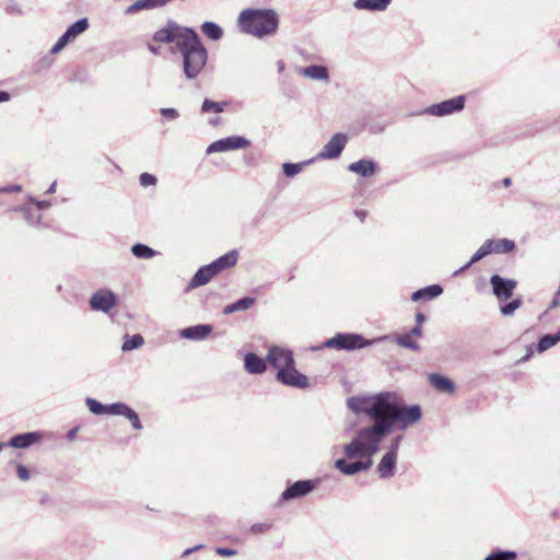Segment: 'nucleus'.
<instances>
[{
	"label": "nucleus",
	"instance_id": "nucleus-1",
	"mask_svg": "<svg viewBox=\"0 0 560 560\" xmlns=\"http://www.w3.org/2000/svg\"><path fill=\"white\" fill-rule=\"evenodd\" d=\"M372 420L373 424L358 430L352 441L343 446L346 457L373 456L380 451L382 440L390 433V424L384 423L382 418Z\"/></svg>",
	"mask_w": 560,
	"mask_h": 560
},
{
	"label": "nucleus",
	"instance_id": "nucleus-2",
	"mask_svg": "<svg viewBox=\"0 0 560 560\" xmlns=\"http://www.w3.org/2000/svg\"><path fill=\"white\" fill-rule=\"evenodd\" d=\"M182 56V67L185 78L189 81L196 80L206 69L209 54L200 36L196 31H187L177 45Z\"/></svg>",
	"mask_w": 560,
	"mask_h": 560
},
{
	"label": "nucleus",
	"instance_id": "nucleus-3",
	"mask_svg": "<svg viewBox=\"0 0 560 560\" xmlns=\"http://www.w3.org/2000/svg\"><path fill=\"white\" fill-rule=\"evenodd\" d=\"M240 30L257 38L275 35L279 18L272 9H245L237 19Z\"/></svg>",
	"mask_w": 560,
	"mask_h": 560
},
{
	"label": "nucleus",
	"instance_id": "nucleus-4",
	"mask_svg": "<svg viewBox=\"0 0 560 560\" xmlns=\"http://www.w3.org/2000/svg\"><path fill=\"white\" fill-rule=\"evenodd\" d=\"M421 418V408L419 405L401 406L399 397L392 392H387L383 406L382 419L384 423L390 424V431L397 427L400 430L407 429Z\"/></svg>",
	"mask_w": 560,
	"mask_h": 560
},
{
	"label": "nucleus",
	"instance_id": "nucleus-5",
	"mask_svg": "<svg viewBox=\"0 0 560 560\" xmlns=\"http://www.w3.org/2000/svg\"><path fill=\"white\" fill-rule=\"evenodd\" d=\"M238 253L230 250L220 256L209 265L200 267L188 283V289H196L209 283L221 271L234 267L237 262Z\"/></svg>",
	"mask_w": 560,
	"mask_h": 560
},
{
	"label": "nucleus",
	"instance_id": "nucleus-6",
	"mask_svg": "<svg viewBox=\"0 0 560 560\" xmlns=\"http://www.w3.org/2000/svg\"><path fill=\"white\" fill-rule=\"evenodd\" d=\"M388 338V336H382L380 338L369 340L360 334L338 332L332 338L325 340L322 348L352 351L370 347L376 342L387 340Z\"/></svg>",
	"mask_w": 560,
	"mask_h": 560
},
{
	"label": "nucleus",
	"instance_id": "nucleus-7",
	"mask_svg": "<svg viewBox=\"0 0 560 560\" xmlns=\"http://www.w3.org/2000/svg\"><path fill=\"white\" fill-rule=\"evenodd\" d=\"M386 394L387 392H383L372 396L350 397L347 406L354 413H364L371 419H378L382 418Z\"/></svg>",
	"mask_w": 560,
	"mask_h": 560
},
{
	"label": "nucleus",
	"instance_id": "nucleus-8",
	"mask_svg": "<svg viewBox=\"0 0 560 560\" xmlns=\"http://www.w3.org/2000/svg\"><path fill=\"white\" fill-rule=\"evenodd\" d=\"M187 31H195L191 27H184L177 24L175 21L170 20L166 22L165 26L158 30L153 34V40L161 44H171L175 42V47L180 43V40L186 37Z\"/></svg>",
	"mask_w": 560,
	"mask_h": 560
},
{
	"label": "nucleus",
	"instance_id": "nucleus-9",
	"mask_svg": "<svg viewBox=\"0 0 560 560\" xmlns=\"http://www.w3.org/2000/svg\"><path fill=\"white\" fill-rule=\"evenodd\" d=\"M466 96L465 95H458L448 100H445L441 103H436L433 105H430L425 109H423L421 113L430 116L435 117H443L447 115H452L458 112H462L465 107Z\"/></svg>",
	"mask_w": 560,
	"mask_h": 560
},
{
	"label": "nucleus",
	"instance_id": "nucleus-10",
	"mask_svg": "<svg viewBox=\"0 0 560 560\" xmlns=\"http://www.w3.org/2000/svg\"><path fill=\"white\" fill-rule=\"evenodd\" d=\"M317 485L318 480L315 479L298 480L288 486L281 493L278 504L281 505L292 500L302 499L314 491Z\"/></svg>",
	"mask_w": 560,
	"mask_h": 560
},
{
	"label": "nucleus",
	"instance_id": "nucleus-11",
	"mask_svg": "<svg viewBox=\"0 0 560 560\" xmlns=\"http://www.w3.org/2000/svg\"><path fill=\"white\" fill-rule=\"evenodd\" d=\"M118 303V296L107 288H102L92 293L89 304L94 312L108 314Z\"/></svg>",
	"mask_w": 560,
	"mask_h": 560
},
{
	"label": "nucleus",
	"instance_id": "nucleus-12",
	"mask_svg": "<svg viewBox=\"0 0 560 560\" xmlns=\"http://www.w3.org/2000/svg\"><path fill=\"white\" fill-rule=\"evenodd\" d=\"M489 283L491 285L492 294L499 302L511 299L517 287L516 280L512 278H504L498 273L490 277Z\"/></svg>",
	"mask_w": 560,
	"mask_h": 560
},
{
	"label": "nucleus",
	"instance_id": "nucleus-13",
	"mask_svg": "<svg viewBox=\"0 0 560 560\" xmlns=\"http://www.w3.org/2000/svg\"><path fill=\"white\" fill-rule=\"evenodd\" d=\"M276 380L282 385L306 389L310 387V381L306 375L296 370L295 364L288 369H280L276 374Z\"/></svg>",
	"mask_w": 560,
	"mask_h": 560
},
{
	"label": "nucleus",
	"instance_id": "nucleus-14",
	"mask_svg": "<svg viewBox=\"0 0 560 560\" xmlns=\"http://www.w3.org/2000/svg\"><path fill=\"white\" fill-rule=\"evenodd\" d=\"M250 145V141L243 136H230L215 140L207 148V154L215 152H226L233 150L245 149Z\"/></svg>",
	"mask_w": 560,
	"mask_h": 560
},
{
	"label": "nucleus",
	"instance_id": "nucleus-15",
	"mask_svg": "<svg viewBox=\"0 0 560 560\" xmlns=\"http://www.w3.org/2000/svg\"><path fill=\"white\" fill-rule=\"evenodd\" d=\"M266 360L271 366L277 369V372L280 369H288L295 364L293 352L279 346H271L269 348Z\"/></svg>",
	"mask_w": 560,
	"mask_h": 560
},
{
	"label": "nucleus",
	"instance_id": "nucleus-16",
	"mask_svg": "<svg viewBox=\"0 0 560 560\" xmlns=\"http://www.w3.org/2000/svg\"><path fill=\"white\" fill-rule=\"evenodd\" d=\"M347 144V136L345 133H335L330 140L323 147L315 160H332L340 156Z\"/></svg>",
	"mask_w": 560,
	"mask_h": 560
},
{
	"label": "nucleus",
	"instance_id": "nucleus-17",
	"mask_svg": "<svg viewBox=\"0 0 560 560\" xmlns=\"http://www.w3.org/2000/svg\"><path fill=\"white\" fill-rule=\"evenodd\" d=\"M44 433L39 431H32L13 435L8 445L13 448H27L31 445L38 443L43 440Z\"/></svg>",
	"mask_w": 560,
	"mask_h": 560
},
{
	"label": "nucleus",
	"instance_id": "nucleus-18",
	"mask_svg": "<svg viewBox=\"0 0 560 560\" xmlns=\"http://www.w3.org/2000/svg\"><path fill=\"white\" fill-rule=\"evenodd\" d=\"M212 329L210 324H198L180 329L179 336L184 339L201 341L212 332Z\"/></svg>",
	"mask_w": 560,
	"mask_h": 560
},
{
	"label": "nucleus",
	"instance_id": "nucleus-19",
	"mask_svg": "<svg viewBox=\"0 0 560 560\" xmlns=\"http://www.w3.org/2000/svg\"><path fill=\"white\" fill-rule=\"evenodd\" d=\"M266 359L260 358L254 352H248L244 357V369L248 374L260 375L267 371Z\"/></svg>",
	"mask_w": 560,
	"mask_h": 560
},
{
	"label": "nucleus",
	"instance_id": "nucleus-20",
	"mask_svg": "<svg viewBox=\"0 0 560 560\" xmlns=\"http://www.w3.org/2000/svg\"><path fill=\"white\" fill-rule=\"evenodd\" d=\"M377 164L371 159H361L348 165V171L362 177H371L376 173Z\"/></svg>",
	"mask_w": 560,
	"mask_h": 560
},
{
	"label": "nucleus",
	"instance_id": "nucleus-21",
	"mask_svg": "<svg viewBox=\"0 0 560 560\" xmlns=\"http://www.w3.org/2000/svg\"><path fill=\"white\" fill-rule=\"evenodd\" d=\"M398 455L386 452L377 465V474L382 479L392 478L395 474L396 463Z\"/></svg>",
	"mask_w": 560,
	"mask_h": 560
},
{
	"label": "nucleus",
	"instance_id": "nucleus-22",
	"mask_svg": "<svg viewBox=\"0 0 560 560\" xmlns=\"http://www.w3.org/2000/svg\"><path fill=\"white\" fill-rule=\"evenodd\" d=\"M393 0H354L353 8L368 12H383L387 10Z\"/></svg>",
	"mask_w": 560,
	"mask_h": 560
},
{
	"label": "nucleus",
	"instance_id": "nucleus-23",
	"mask_svg": "<svg viewBox=\"0 0 560 560\" xmlns=\"http://www.w3.org/2000/svg\"><path fill=\"white\" fill-rule=\"evenodd\" d=\"M443 293V288L440 284H430L415 291L411 295L413 302L431 301Z\"/></svg>",
	"mask_w": 560,
	"mask_h": 560
},
{
	"label": "nucleus",
	"instance_id": "nucleus-24",
	"mask_svg": "<svg viewBox=\"0 0 560 560\" xmlns=\"http://www.w3.org/2000/svg\"><path fill=\"white\" fill-rule=\"evenodd\" d=\"M429 382L436 390L441 393L453 394L455 392V384L447 376L432 373L429 374Z\"/></svg>",
	"mask_w": 560,
	"mask_h": 560
},
{
	"label": "nucleus",
	"instance_id": "nucleus-25",
	"mask_svg": "<svg viewBox=\"0 0 560 560\" xmlns=\"http://www.w3.org/2000/svg\"><path fill=\"white\" fill-rule=\"evenodd\" d=\"M154 9H160L158 0H135L124 10V14L130 16L141 11H150Z\"/></svg>",
	"mask_w": 560,
	"mask_h": 560
},
{
	"label": "nucleus",
	"instance_id": "nucleus-26",
	"mask_svg": "<svg viewBox=\"0 0 560 560\" xmlns=\"http://www.w3.org/2000/svg\"><path fill=\"white\" fill-rule=\"evenodd\" d=\"M301 74L306 78L318 80V81H327L329 79V72L327 67L322 65H311L303 69H301Z\"/></svg>",
	"mask_w": 560,
	"mask_h": 560
},
{
	"label": "nucleus",
	"instance_id": "nucleus-27",
	"mask_svg": "<svg viewBox=\"0 0 560 560\" xmlns=\"http://www.w3.org/2000/svg\"><path fill=\"white\" fill-rule=\"evenodd\" d=\"M255 303H256V300L254 298H252V296H244V298L237 300L234 303L225 305L224 308H223V314L230 315V314L235 313V312L247 311L252 306H254Z\"/></svg>",
	"mask_w": 560,
	"mask_h": 560
},
{
	"label": "nucleus",
	"instance_id": "nucleus-28",
	"mask_svg": "<svg viewBox=\"0 0 560 560\" xmlns=\"http://www.w3.org/2000/svg\"><path fill=\"white\" fill-rule=\"evenodd\" d=\"M490 243H488L487 241L480 246V248L471 256L470 260L464 265L462 268H459L458 270H456L454 272L455 276L462 273L463 271H465L466 269H468L469 267H471L474 264L478 262L479 260H481L482 258H485L486 256L492 254V248H490Z\"/></svg>",
	"mask_w": 560,
	"mask_h": 560
},
{
	"label": "nucleus",
	"instance_id": "nucleus-29",
	"mask_svg": "<svg viewBox=\"0 0 560 560\" xmlns=\"http://www.w3.org/2000/svg\"><path fill=\"white\" fill-rule=\"evenodd\" d=\"M560 342V329L556 334H547L539 338L536 350L542 353Z\"/></svg>",
	"mask_w": 560,
	"mask_h": 560
},
{
	"label": "nucleus",
	"instance_id": "nucleus-30",
	"mask_svg": "<svg viewBox=\"0 0 560 560\" xmlns=\"http://www.w3.org/2000/svg\"><path fill=\"white\" fill-rule=\"evenodd\" d=\"M487 242L491 244L492 253L506 254L515 249V243L508 238L488 240Z\"/></svg>",
	"mask_w": 560,
	"mask_h": 560
},
{
	"label": "nucleus",
	"instance_id": "nucleus-31",
	"mask_svg": "<svg viewBox=\"0 0 560 560\" xmlns=\"http://www.w3.org/2000/svg\"><path fill=\"white\" fill-rule=\"evenodd\" d=\"M201 32L211 40H220L223 36V30L214 22L207 21L200 26Z\"/></svg>",
	"mask_w": 560,
	"mask_h": 560
},
{
	"label": "nucleus",
	"instance_id": "nucleus-32",
	"mask_svg": "<svg viewBox=\"0 0 560 560\" xmlns=\"http://www.w3.org/2000/svg\"><path fill=\"white\" fill-rule=\"evenodd\" d=\"M314 161H315V159H310V160L303 161L301 163L285 162L282 164L283 174L287 177L292 178L295 175H298L299 173H301L306 165L312 164Z\"/></svg>",
	"mask_w": 560,
	"mask_h": 560
},
{
	"label": "nucleus",
	"instance_id": "nucleus-33",
	"mask_svg": "<svg viewBox=\"0 0 560 560\" xmlns=\"http://www.w3.org/2000/svg\"><path fill=\"white\" fill-rule=\"evenodd\" d=\"M130 250L139 259H151L158 255L156 250L142 243L133 244Z\"/></svg>",
	"mask_w": 560,
	"mask_h": 560
},
{
	"label": "nucleus",
	"instance_id": "nucleus-34",
	"mask_svg": "<svg viewBox=\"0 0 560 560\" xmlns=\"http://www.w3.org/2000/svg\"><path fill=\"white\" fill-rule=\"evenodd\" d=\"M335 467L346 476H353L360 472L359 462H347L345 458H338Z\"/></svg>",
	"mask_w": 560,
	"mask_h": 560
},
{
	"label": "nucleus",
	"instance_id": "nucleus-35",
	"mask_svg": "<svg viewBox=\"0 0 560 560\" xmlns=\"http://www.w3.org/2000/svg\"><path fill=\"white\" fill-rule=\"evenodd\" d=\"M144 343V339L140 334H135L132 336H125L124 343L121 346V350L124 352H128L131 350L139 349Z\"/></svg>",
	"mask_w": 560,
	"mask_h": 560
},
{
	"label": "nucleus",
	"instance_id": "nucleus-36",
	"mask_svg": "<svg viewBox=\"0 0 560 560\" xmlns=\"http://www.w3.org/2000/svg\"><path fill=\"white\" fill-rule=\"evenodd\" d=\"M89 27V21L88 19H80L78 21H75L74 23H72L67 30L66 32L69 34L70 37H72L73 39H75L80 34H82L83 32H85Z\"/></svg>",
	"mask_w": 560,
	"mask_h": 560
},
{
	"label": "nucleus",
	"instance_id": "nucleus-37",
	"mask_svg": "<svg viewBox=\"0 0 560 560\" xmlns=\"http://www.w3.org/2000/svg\"><path fill=\"white\" fill-rule=\"evenodd\" d=\"M228 102H214L209 98H205L201 105V112L202 113H222L228 107Z\"/></svg>",
	"mask_w": 560,
	"mask_h": 560
},
{
	"label": "nucleus",
	"instance_id": "nucleus-38",
	"mask_svg": "<svg viewBox=\"0 0 560 560\" xmlns=\"http://www.w3.org/2000/svg\"><path fill=\"white\" fill-rule=\"evenodd\" d=\"M523 305V300L521 296H517L504 304L500 305V312L503 316H512L516 310H518Z\"/></svg>",
	"mask_w": 560,
	"mask_h": 560
},
{
	"label": "nucleus",
	"instance_id": "nucleus-39",
	"mask_svg": "<svg viewBox=\"0 0 560 560\" xmlns=\"http://www.w3.org/2000/svg\"><path fill=\"white\" fill-rule=\"evenodd\" d=\"M395 342L399 347L410 349L412 351H419L420 346L417 341L412 340L410 335H399L395 337Z\"/></svg>",
	"mask_w": 560,
	"mask_h": 560
},
{
	"label": "nucleus",
	"instance_id": "nucleus-40",
	"mask_svg": "<svg viewBox=\"0 0 560 560\" xmlns=\"http://www.w3.org/2000/svg\"><path fill=\"white\" fill-rule=\"evenodd\" d=\"M517 553L511 550H498L491 552L485 560H516Z\"/></svg>",
	"mask_w": 560,
	"mask_h": 560
},
{
	"label": "nucleus",
	"instance_id": "nucleus-41",
	"mask_svg": "<svg viewBox=\"0 0 560 560\" xmlns=\"http://www.w3.org/2000/svg\"><path fill=\"white\" fill-rule=\"evenodd\" d=\"M85 402H86L89 410L93 415H97V416L106 415L107 405H104L94 398H86Z\"/></svg>",
	"mask_w": 560,
	"mask_h": 560
},
{
	"label": "nucleus",
	"instance_id": "nucleus-42",
	"mask_svg": "<svg viewBox=\"0 0 560 560\" xmlns=\"http://www.w3.org/2000/svg\"><path fill=\"white\" fill-rule=\"evenodd\" d=\"M72 40L73 38L70 37L67 32H65L51 47L50 54L56 55L60 52Z\"/></svg>",
	"mask_w": 560,
	"mask_h": 560
},
{
	"label": "nucleus",
	"instance_id": "nucleus-43",
	"mask_svg": "<svg viewBox=\"0 0 560 560\" xmlns=\"http://www.w3.org/2000/svg\"><path fill=\"white\" fill-rule=\"evenodd\" d=\"M128 408H129V406L126 405L125 402L109 404V405H107V408H106V415L124 417Z\"/></svg>",
	"mask_w": 560,
	"mask_h": 560
},
{
	"label": "nucleus",
	"instance_id": "nucleus-44",
	"mask_svg": "<svg viewBox=\"0 0 560 560\" xmlns=\"http://www.w3.org/2000/svg\"><path fill=\"white\" fill-rule=\"evenodd\" d=\"M124 417L130 421V423L135 430L142 429V423L140 421V418H139L138 413L132 408L129 407Z\"/></svg>",
	"mask_w": 560,
	"mask_h": 560
},
{
	"label": "nucleus",
	"instance_id": "nucleus-45",
	"mask_svg": "<svg viewBox=\"0 0 560 560\" xmlns=\"http://www.w3.org/2000/svg\"><path fill=\"white\" fill-rule=\"evenodd\" d=\"M271 527V523H255L250 526L249 532L254 535H259L267 533Z\"/></svg>",
	"mask_w": 560,
	"mask_h": 560
},
{
	"label": "nucleus",
	"instance_id": "nucleus-46",
	"mask_svg": "<svg viewBox=\"0 0 560 560\" xmlns=\"http://www.w3.org/2000/svg\"><path fill=\"white\" fill-rule=\"evenodd\" d=\"M142 187L154 186L158 182L156 177L150 173H142L139 177Z\"/></svg>",
	"mask_w": 560,
	"mask_h": 560
},
{
	"label": "nucleus",
	"instance_id": "nucleus-47",
	"mask_svg": "<svg viewBox=\"0 0 560 560\" xmlns=\"http://www.w3.org/2000/svg\"><path fill=\"white\" fill-rule=\"evenodd\" d=\"M24 219L27 221L30 225L38 226L42 221V215L39 213H34L32 210L26 212Z\"/></svg>",
	"mask_w": 560,
	"mask_h": 560
},
{
	"label": "nucleus",
	"instance_id": "nucleus-48",
	"mask_svg": "<svg viewBox=\"0 0 560 560\" xmlns=\"http://www.w3.org/2000/svg\"><path fill=\"white\" fill-rule=\"evenodd\" d=\"M160 113L164 118L168 120H175L179 116L178 112L175 108H161Z\"/></svg>",
	"mask_w": 560,
	"mask_h": 560
},
{
	"label": "nucleus",
	"instance_id": "nucleus-49",
	"mask_svg": "<svg viewBox=\"0 0 560 560\" xmlns=\"http://www.w3.org/2000/svg\"><path fill=\"white\" fill-rule=\"evenodd\" d=\"M214 551L217 555H219L221 557H233L237 553V551L235 549L226 548V547H217Z\"/></svg>",
	"mask_w": 560,
	"mask_h": 560
},
{
	"label": "nucleus",
	"instance_id": "nucleus-50",
	"mask_svg": "<svg viewBox=\"0 0 560 560\" xmlns=\"http://www.w3.org/2000/svg\"><path fill=\"white\" fill-rule=\"evenodd\" d=\"M16 474H18V477L23 480V481H26L30 479V471L28 469L22 465V464H18L16 466Z\"/></svg>",
	"mask_w": 560,
	"mask_h": 560
},
{
	"label": "nucleus",
	"instance_id": "nucleus-51",
	"mask_svg": "<svg viewBox=\"0 0 560 560\" xmlns=\"http://www.w3.org/2000/svg\"><path fill=\"white\" fill-rule=\"evenodd\" d=\"M401 440H402L401 435H398V436L394 438L392 440V442H390V446H389V450L387 452L394 453L395 455H398V450H399Z\"/></svg>",
	"mask_w": 560,
	"mask_h": 560
},
{
	"label": "nucleus",
	"instance_id": "nucleus-52",
	"mask_svg": "<svg viewBox=\"0 0 560 560\" xmlns=\"http://www.w3.org/2000/svg\"><path fill=\"white\" fill-rule=\"evenodd\" d=\"M20 191H22V186L18 185V184L0 187V192H2V194H13V192H20Z\"/></svg>",
	"mask_w": 560,
	"mask_h": 560
},
{
	"label": "nucleus",
	"instance_id": "nucleus-53",
	"mask_svg": "<svg viewBox=\"0 0 560 560\" xmlns=\"http://www.w3.org/2000/svg\"><path fill=\"white\" fill-rule=\"evenodd\" d=\"M366 460L359 462L360 471L368 470L373 465L372 456H365Z\"/></svg>",
	"mask_w": 560,
	"mask_h": 560
},
{
	"label": "nucleus",
	"instance_id": "nucleus-54",
	"mask_svg": "<svg viewBox=\"0 0 560 560\" xmlns=\"http://www.w3.org/2000/svg\"><path fill=\"white\" fill-rule=\"evenodd\" d=\"M205 546L202 544H199V545H196L191 548H187L186 550H184V552L182 553V557L185 558V557H188L189 555L198 551V550H201Z\"/></svg>",
	"mask_w": 560,
	"mask_h": 560
},
{
	"label": "nucleus",
	"instance_id": "nucleus-55",
	"mask_svg": "<svg viewBox=\"0 0 560 560\" xmlns=\"http://www.w3.org/2000/svg\"><path fill=\"white\" fill-rule=\"evenodd\" d=\"M35 206L38 210H45V209H48L51 206V203H50V201H46V200H37Z\"/></svg>",
	"mask_w": 560,
	"mask_h": 560
},
{
	"label": "nucleus",
	"instance_id": "nucleus-56",
	"mask_svg": "<svg viewBox=\"0 0 560 560\" xmlns=\"http://www.w3.org/2000/svg\"><path fill=\"white\" fill-rule=\"evenodd\" d=\"M7 12L10 13V14H21L22 13V10L20 9L19 5L16 4H13V5H9L7 7Z\"/></svg>",
	"mask_w": 560,
	"mask_h": 560
},
{
	"label": "nucleus",
	"instance_id": "nucleus-57",
	"mask_svg": "<svg viewBox=\"0 0 560 560\" xmlns=\"http://www.w3.org/2000/svg\"><path fill=\"white\" fill-rule=\"evenodd\" d=\"M410 336L421 337L422 336V327L416 325L409 332Z\"/></svg>",
	"mask_w": 560,
	"mask_h": 560
},
{
	"label": "nucleus",
	"instance_id": "nucleus-58",
	"mask_svg": "<svg viewBox=\"0 0 560 560\" xmlns=\"http://www.w3.org/2000/svg\"><path fill=\"white\" fill-rule=\"evenodd\" d=\"M78 431H79V427H74L71 430H69L68 433H67V439L69 441L74 440L77 434H78Z\"/></svg>",
	"mask_w": 560,
	"mask_h": 560
},
{
	"label": "nucleus",
	"instance_id": "nucleus-59",
	"mask_svg": "<svg viewBox=\"0 0 560 560\" xmlns=\"http://www.w3.org/2000/svg\"><path fill=\"white\" fill-rule=\"evenodd\" d=\"M424 322H425V315L421 312H418L416 314V323H417L416 325L421 326Z\"/></svg>",
	"mask_w": 560,
	"mask_h": 560
},
{
	"label": "nucleus",
	"instance_id": "nucleus-60",
	"mask_svg": "<svg viewBox=\"0 0 560 560\" xmlns=\"http://www.w3.org/2000/svg\"><path fill=\"white\" fill-rule=\"evenodd\" d=\"M10 98H11L10 93H8L7 91H1L0 90V104L4 103V102H9Z\"/></svg>",
	"mask_w": 560,
	"mask_h": 560
},
{
	"label": "nucleus",
	"instance_id": "nucleus-61",
	"mask_svg": "<svg viewBox=\"0 0 560 560\" xmlns=\"http://www.w3.org/2000/svg\"><path fill=\"white\" fill-rule=\"evenodd\" d=\"M13 210L16 212H21V213H23V215H25L26 212H28L31 209L27 207H24V206H19V207H15Z\"/></svg>",
	"mask_w": 560,
	"mask_h": 560
},
{
	"label": "nucleus",
	"instance_id": "nucleus-62",
	"mask_svg": "<svg viewBox=\"0 0 560 560\" xmlns=\"http://www.w3.org/2000/svg\"><path fill=\"white\" fill-rule=\"evenodd\" d=\"M354 214L361 220L363 221L365 215H366V212L364 210H355L354 211Z\"/></svg>",
	"mask_w": 560,
	"mask_h": 560
},
{
	"label": "nucleus",
	"instance_id": "nucleus-63",
	"mask_svg": "<svg viewBox=\"0 0 560 560\" xmlns=\"http://www.w3.org/2000/svg\"><path fill=\"white\" fill-rule=\"evenodd\" d=\"M57 182L51 183V185L48 187L46 194L51 195L56 191Z\"/></svg>",
	"mask_w": 560,
	"mask_h": 560
},
{
	"label": "nucleus",
	"instance_id": "nucleus-64",
	"mask_svg": "<svg viewBox=\"0 0 560 560\" xmlns=\"http://www.w3.org/2000/svg\"><path fill=\"white\" fill-rule=\"evenodd\" d=\"M172 1L173 0H158V3L160 5V8H163V7L167 5Z\"/></svg>",
	"mask_w": 560,
	"mask_h": 560
}]
</instances>
